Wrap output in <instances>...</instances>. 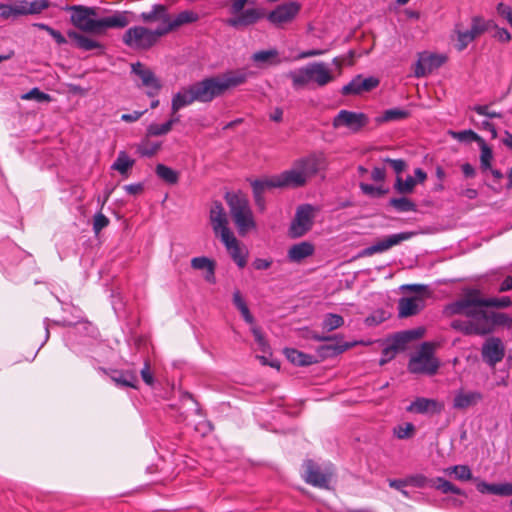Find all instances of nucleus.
<instances>
[{
	"label": "nucleus",
	"instance_id": "f257e3e1",
	"mask_svg": "<svg viewBox=\"0 0 512 512\" xmlns=\"http://www.w3.org/2000/svg\"><path fill=\"white\" fill-rule=\"evenodd\" d=\"M66 9L72 12L70 16L72 25L93 36H103L108 29H122L136 21V14L127 10L116 11L109 16L96 18L97 8L95 7L73 5Z\"/></svg>",
	"mask_w": 512,
	"mask_h": 512
},
{
	"label": "nucleus",
	"instance_id": "f03ea898",
	"mask_svg": "<svg viewBox=\"0 0 512 512\" xmlns=\"http://www.w3.org/2000/svg\"><path fill=\"white\" fill-rule=\"evenodd\" d=\"M472 300H482L480 291L468 290L463 297L448 304L445 308L447 315H464L471 318L476 329V335H486L492 330V313L485 311V305L474 303Z\"/></svg>",
	"mask_w": 512,
	"mask_h": 512
},
{
	"label": "nucleus",
	"instance_id": "7ed1b4c3",
	"mask_svg": "<svg viewBox=\"0 0 512 512\" xmlns=\"http://www.w3.org/2000/svg\"><path fill=\"white\" fill-rule=\"evenodd\" d=\"M248 75L244 70L228 71L218 76L205 78L190 87L197 102L208 103L223 95L228 89L246 82Z\"/></svg>",
	"mask_w": 512,
	"mask_h": 512
},
{
	"label": "nucleus",
	"instance_id": "20e7f679",
	"mask_svg": "<svg viewBox=\"0 0 512 512\" xmlns=\"http://www.w3.org/2000/svg\"><path fill=\"white\" fill-rule=\"evenodd\" d=\"M327 159L323 153H312L306 157L296 160L291 169L278 175L277 178L285 187L304 186L309 179L325 170Z\"/></svg>",
	"mask_w": 512,
	"mask_h": 512
},
{
	"label": "nucleus",
	"instance_id": "39448f33",
	"mask_svg": "<svg viewBox=\"0 0 512 512\" xmlns=\"http://www.w3.org/2000/svg\"><path fill=\"white\" fill-rule=\"evenodd\" d=\"M198 20V13L190 10L182 11L172 18L168 8L163 4H155L150 11L142 12L138 16L136 15V21H142L145 24L161 23L166 35L183 25L191 24Z\"/></svg>",
	"mask_w": 512,
	"mask_h": 512
},
{
	"label": "nucleus",
	"instance_id": "423d86ee",
	"mask_svg": "<svg viewBox=\"0 0 512 512\" xmlns=\"http://www.w3.org/2000/svg\"><path fill=\"white\" fill-rule=\"evenodd\" d=\"M288 77L292 80L295 89L302 88L310 82L322 87L333 81L331 69L324 62H313L305 67L290 71Z\"/></svg>",
	"mask_w": 512,
	"mask_h": 512
},
{
	"label": "nucleus",
	"instance_id": "0eeeda50",
	"mask_svg": "<svg viewBox=\"0 0 512 512\" xmlns=\"http://www.w3.org/2000/svg\"><path fill=\"white\" fill-rule=\"evenodd\" d=\"M225 200L240 235H245L256 227L249 200L244 194L227 192Z\"/></svg>",
	"mask_w": 512,
	"mask_h": 512
},
{
	"label": "nucleus",
	"instance_id": "6e6552de",
	"mask_svg": "<svg viewBox=\"0 0 512 512\" xmlns=\"http://www.w3.org/2000/svg\"><path fill=\"white\" fill-rule=\"evenodd\" d=\"M230 5L228 12L230 18L225 20V23L235 29L246 28L254 25L266 16V11L261 7H248L245 6L249 0H229Z\"/></svg>",
	"mask_w": 512,
	"mask_h": 512
},
{
	"label": "nucleus",
	"instance_id": "1a4fd4ad",
	"mask_svg": "<svg viewBox=\"0 0 512 512\" xmlns=\"http://www.w3.org/2000/svg\"><path fill=\"white\" fill-rule=\"evenodd\" d=\"M166 36L161 23L155 29L136 25L128 28L122 36L123 43L134 50H149L159 39Z\"/></svg>",
	"mask_w": 512,
	"mask_h": 512
},
{
	"label": "nucleus",
	"instance_id": "9d476101",
	"mask_svg": "<svg viewBox=\"0 0 512 512\" xmlns=\"http://www.w3.org/2000/svg\"><path fill=\"white\" fill-rule=\"evenodd\" d=\"M438 368L439 361L434 357V346L429 342L421 345L408 364L409 371L414 374L434 375Z\"/></svg>",
	"mask_w": 512,
	"mask_h": 512
},
{
	"label": "nucleus",
	"instance_id": "9b49d317",
	"mask_svg": "<svg viewBox=\"0 0 512 512\" xmlns=\"http://www.w3.org/2000/svg\"><path fill=\"white\" fill-rule=\"evenodd\" d=\"M493 26V21L485 20L481 16H474L471 20V28L466 31L458 30L457 49L463 51L477 37L488 31Z\"/></svg>",
	"mask_w": 512,
	"mask_h": 512
},
{
	"label": "nucleus",
	"instance_id": "f8f14e48",
	"mask_svg": "<svg viewBox=\"0 0 512 512\" xmlns=\"http://www.w3.org/2000/svg\"><path fill=\"white\" fill-rule=\"evenodd\" d=\"M304 467V480L306 483L319 488H329V483L333 476V469L330 466L322 468L314 461L306 460Z\"/></svg>",
	"mask_w": 512,
	"mask_h": 512
},
{
	"label": "nucleus",
	"instance_id": "ddd939ff",
	"mask_svg": "<svg viewBox=\"0 0 512 512\" xmlns=\"http://www.w3.org/2000/svg\"><path fill=\"white\" fill-rule=\"evenodd\" d=\"M314 210L311 205H301L297 208L294 219L289 228V235L292 238H299L305 235L313 225Z\"/></svg>",
	"mask_w": 512,
	"mask_h": 512
},
{
	"label": "nucleus",
	"instance_id": "4468645a",
	"mask_svg": "<svg viewBox=\"0 0 512 512\" xmlns=\"http://www.w3.org/2000/svg\"><path fill=\"white\" fill-rule=\"evenodd\" d=\"M368 123L369 118L364 113L340 110L338 114L334 117L332 125L335 129L345 127L351 133H357Z\"/></svg>",
	"mask_w": 512,
	"mask_h": 512
},
{
	"label": "nucleus",
	"instance_id": "2eb2a0df",
	"mask_svg": "<svg viewBox=\"0 0 512 512\" xmlns=\"http://www.w3.org/2000/svg\"><path fill=\"white\" fill-rule=\"evenodd\" d=\"M131 71L140 81L137 85L147 89L148 96L154 97L158 94L162 85L150 68L141 62H136L131 65Z\"/></svg>",
	"mask_w": 512,
	"mask_h": 512
},
{
	"label": "nucleus",
	"instance_id": "dca6fc26",
	"mask_svg": "<svg viewBox=\"0 0 512 512\" xmlns=\"http://www.w3.org/2000/svg\"><path fill=\"white\" fill-rule=\"evenodd\" d=\"M300 8L301 5L298 2H285L269 12L266 18L270 23L279 26L291 22L299 13Z\"/></svg>",
	"mask_w": 512,
	"mask_h": 512
},
{
	"label": "nucleus",
	"instance_id": "f3484780",
	"mask_svg": "<svg viewBox=\"0 0 512 512\" xmlns=\"http://www.w3.org/2000/svg\"><path fill=\"white\" fill-rule=\"evenodd\" d=\"M446 60L447 57L442 54L420 53L414 70L415 76L420 78L432 73L434 70L441 67Z\"/></svg>",
	"mask_w": 512,
	"mask_h": 512
},
{
	"label": "nucleus",
	"instance_id": "a211bd4d",
	"mask_svg": "<svg viewBox=\"0 0 512 512\" xmlns=\"http://www.w3.org/2000/svg\"><path fill=\"white\" fill-rule=\"evenodd\" d=\"M483 360L491 367L502 361L505 355V349L499 338H488L482 346Z\"/></svg>",
	"mask_w": 512,
	"mask_h": 512
},
{
	"label": "nucleus",
	"instance_id": "6ab92c4d",
	"mask_svg": "<svg viewBox=\"0 0 512 512\" xmlns=\"http://www.w3.org/2000/svg\"><path fill=\"white\" fill-rule=\"evenodd\" d=\"M222 243L225 245L229 255L239 268H244L247 264L248 252L241 247L240 242L233 233H225L220 238Z\"/></svg>",
	"mask_w": 512,
	"mask_h": 512
},
{
	"label": "nucleus",
	"instance_id": "aec40b11",
	"mask_svg": "<svg viewBox=\"0 0 512 512\" xmlns=\"http://www.w3.org/2000/svg\"><path fill=\"white\" fill-rule=\"evenodd\" d=\"M210 223L216 236L222 238L227 233H233L228 227V218L223 205L216 201L210 209Z\"/></svg>",
	"mask_w": 512,
	"mask_h": 512
},
{
	"label": "nucleus",
	"instance_id": "412c9836",
	"mask_svg": "<svg viewBox=\"0 0 512 512\" xmlns=\"http://www.w3.org/2000/svg\"><path fill=\"white\" fill-rule=\"evenodd\" d=\"M412 235L413 233L409 232L389 235L386 238L376 242L375 244L365 248L362 251V256H372L376 253L384 252L391 247L398 245L402 241L408 240Z\"/></svg>",
	"mask_w": 512,
	"mask_h": 512
},
{
	"label": "nucleus",
	"instance_id": "4be33fe9",
	"mask_svg": "<svg viewBox=\"0 0 512 512\" xmlns=\"http://www.w3.org/2000/svg\"><path fill=\"white\" fill-rule=\"evenodd\" d=\"M412 235L413 233L409 232L389 235L386 238L376 242L375 244L365 248L362 251V256H372L376 253L384 252L391 247L398 245L402 241L408 240Z\"/></svg>",
	"mask_w": 512,
	"mask_h": 512
},
{
	"label": "nucleus",
	"instance_id": "5701e85b",
	"mask_svg": "<svg viewBox=\"0 0 512 512\" xmlns=\"http://www.w3.org/2000/svg\"><path fill=\"white\" fill-rule=\"evenodd\" d=\"M251 186L255 203L261 210L265 208V199L263 194L266 190L272 188H284L276 175L264 179L254 180L251 183Z\"/></svg>",
	"mask_w": 512,
	"mask_h": 512
},
{
	"label": "nucleus",
	"instance_id": "b1692460",
	"mask_svg": "<svg viewBox=\"0 0 512 512\" xmlns=\"http://www.w3.org/2000/svg\"><path fill=\"white\" fill-rule=\"evenodd\" d=\"M67 36L74 42L76 48L83 51H96V55H102L105 51V46L94 39L75 30H69Z\"/></svg>",
	"mask_w": 512,
	"mask_h": 512
},
{
	"label": "nucleus",
	"instance_id": "393cba45",
	"mask_svg": "<svg viewBox=\"0 0 512 512\" xmlns=\"http://www.w3.org/2000/svg\"><path fill=\"white\" fill-rule=\"evenodd\" d=\"M444 405L437 400L418 397L406 408L408 412L418 414H439Z\"/></svg>",
	"mask_w": 512,
	"mask_h": 512
},
{
	"label": "nucleus",
	"instance_id": "a878e982",
	"mask_svg": "<svg viewBox=\"0 0 512 512\" xmlns=\"http://www.w3.org/2000/svg\"><path fill=\"white\" fill-rule=\"evenodd\" d=\"M379 85V80L374 77L362 78L360 75L355 77L350 83L342 88L344 95L361 94L370 91Z\"/></svg>",
	"mask_w": 512,
	"mask_h": 512
},
{
	"label": "nucleus",
	"instance_id": "bb28decb",
	"mask_svg": "<svg viewBox=\"0 0 512 512\" xmlns=\"http://www.w3.org/2000/svg\"><path fill=\"white\" fill-rule=\"evenodd\" d=\"M432 479L427 478L423 474L409 475L404 479H389L388 483L391 488H400L413 486L416 488L431 487Z\"/></svg>",
	"mask_w": 512,
	"mask_h": 512
},
{
	"label": "nucleus",
	"instance_id": "cd10ccee",
	"mask_svg": "<svg viewBox=\"0 0 512 512\" xmlns=\"http://www.w3.org/2000/svg\"><path fill=\"white\" fill-rule=\"evenodd\" d=\"M476 488L481 494L512 496V483L490 484L485 481H477Z\"/></svg>",
	"mask_w": 512,
	"mask_h": 512
},
{
	"label": "nucleus",
	"instance_id": "c85d7f7f",
	"mask_svg": "<svg viewBox=\"0 0 512 512\" xmlns=\"http://www.w3.org/2000/svg\"><path fill=\"white\" fill-rule=\"evenodd\" d=\"M483 399L482 393L478 391H459L453 400V407L456 409H466L474 406Z\"/></svg>",
	"mask_w": 512,
	"mask_h": 512
},
{
	"label": "nucleus",
	"instance_id": "c756f323",
	"mask_svg": "<svg viewBox=\"0 0 512 512\" xmlns=\"http://www.w3.org/2000/svg\"><path fill=\"white\" fill-rule=\"evenodd\" d=\"M423 308L420 297L401 298L398 303L399 316L406 318L418 314Z\"/></svg>",
	"mask_w": 512,
	"mask_h": 512
},
{
	"label": "nucleus",
	"instance_id": "7c9ffc66",
	"mask_svg": "<svg viewBox=\"0 0 512 512\" xmlns=\"http://www.w3.org/2000/svg\"><path fill=\"white\" fill-rule=\"evenodd\" d=\"M196 101L197 100L193 94L190 85L187 87H183L173 96L171 101V110L175 114L182 108L189 106Z\"/></svg>",
	"mask_w": 512,
	"mask_h": 512
},
{
	"label": "nucleus",
	"instance_id": "2f4dec72",
	"mask_svg": "<svg viewBox=\"0 0 512 512\" xmlns=\"http://www.w3.org/2000/svg\"><path fill=\"white\" fill-rule=\"evenodd\" d=\"M16 4L21 16L39 14L50 6L48 0H17Z\"/></svg>",
	"mask_w": 512,
	"mask_h": 512
},
{
	"label": "nucleus",
	"instance_id": "473e14b6",
	"mask_svg": "<svg viewBox=\"0 0 512 512\" xmlns=\"http://www.w3.org/2000/svg\"><path fill=\"white\" fill-rule=\"evenodd\" d=\"M314 246L307 241H303L292 245L287 253V257L291 262L299 263L303 259L313 255Z\"/></svg>",
	"mask_w": 512,
	"mask_h": 512
},
{
	"label": "nucleus",
	"instance_id": "72a5a7b5",
	"mask_svg": "<svg viewBox=\"0 0 512 512\" xmlns=\"http://www.w3.org/2000/svg\"><path fill=\"white\" fill-rule=\"evenodd\" d=\"M422 336V332L420 330H407L403 332L396 333L390 340V344L398 351H403L406 349V346L412 340L418 339Z\"/></svg>",
	"mask_w": 512,
	"mask_h": 512
},
{
	"label": "nucleus",
	"instance_id": "f704fd0d",
	"mask_svg": "<svg viewBox=\"0 0 512 512\" xmlns=\"http://www.w3.org/2000/svg\"><path fill=\"white\" fill-rule=\"evenodd\" d=\"M191 267L195 270H205V280L215 282V263L207 257H195L191 260Z\"/></svg>",
	"mask_w": 512,
	"mask_h": 512
},
{
	"label": "nucleus",
	"instance_id": "c9c22d12",
	"mask_svg": "<svg viewBox=\"0 0 512 512\" xmlns=\"http://www.w3.org/2000/svg\"><path fill=\"white\" fill-rule=\"evenodd\" d=\"M278 56L276 49L261 50L252 55V60L258 66L277 65L280 63Z\"/></svg>",
	"mask_w": 512,
	"mask_h": 512
},
{
	"label": "nucleus",
	"instance_id": "e433bc0d",
	"mask_svg": "<svg viewBox=\"0 0 512 512\" xmlns=\"http://www.w3.org/2000/svg\"><path fill=\"white\" fill-rule=\"evenodd\" d=\"M111 379L117 385L123 387L136 388L138 383L137 375L132 371H114L111 375Z\"/></svg>",
	"mask_w": 512,
	"mask_h": 512
},
{
	"label": "nucleus",
	"instance_id": "4c0bfd02",
	"mask_svg": "<svg viewBox=\"0 0 512 512\" xmlns=\"http://www.w3.org/2000/svg\"><path fill=\"white\" fill-rule=\"evenodd\" d=\"M431 488L439 490L443 494L452 493L456 495H465L462 489L442 477L432 479Z\"/></svg>",
	"mask_w": 512,
	"mask_h": 512
},
{
	"label": "nucleus",
	"instance_id": "58836bf2",
	"mask_svg": "<svg viewBox=\"0 0 512 512\" xmlns=\"http://www.w3.org/2000/svg\"><path fill=\"white\" fill-rule=\"evenodd\" d=\"M286 356L288 360L298 366H308L313 363L311 355L300 352L296 349H286Z\"/></svg>",
	"mask_w": 512,
	"mask_h": 512
},
{
	"label": "nucleus",
	"instance_id": "ea45409f",
	"mask_svg": "<svg viewBox=\"0 0 512 512\" xmlns=\"http://www.w3.org/2000/svg\"><path fill=\"white\" fill-rule=\"evenodd\" d=\"M447 475H454L459 481H469L473 479L472 471L467 465H455L444 470Z\"/></svg>",
	"mask_w": 512,
	"mask_h": 512
},
{
	"label": "nucleus",
	"instance_id": "a19ab883",
	"mask_svg": "<svg viewBox=\"0 0 512 512\" xmlns=\"http://www.w3.org/2000/svg\"><path fill=\"white\" fill-rule=\"evenodd\" d=\"M147 136L143 139L139 145L137 146V152L143 157H152L154 156L160 149V142H153L148 139Z\"/></svg>",
	"mask_w": 512,
	"mask_h": 512
},
{
	"label": "nucleus",
	"instance_id": "79ce46f5",
	"mask_svg": "<svg viewBox=\"0 0 512 512\" xmlns=\"http://www.w3.org/2000/svg\"><path fill=\"white\" fill-rule=\"evenodd\" d=\"M155 171L157 176L168 184H176L178 182V173L164 164H158Z\"/></svg>",
	"mask_w": 512,
	"mask_h": 512
},
{
	"label": "nucleus",
	"instance_id": "37998d69",
	"mask_svg": "<svg viewBox=\"0 0 512 512\" xmlns=\"http://www.w3.org/2000/svg\"><path fill=\"white\" fill-rule=\"evenodd\" d=\"M134 165V160L131 159L125 152H120L117 159L112 165V169L118 171L122 175L127 174L128 170Z\"/></svg>",
	"mask_w": 512,
	"mask_h": 512
},
{
	"label": "nucleus",
	"instance_id": "c03bdc74",
	"mask_svg": "<svg viewBox=\"0 0 512 512\" xmlns=\"http://www.w3.org/2000/svg\"><path fill=\"white\" fill-rule=\"evenodd\" d=\"M410 113L401 108H392L386 110L381 117L377 119L378 122H389L408 118Z\"/></svg>",
	"mask_w": 512,
	"mask_h": 512
},
{
	"label": "nucleus",
	"instance_id": "a18cd8bd",
	"mask_svg": "<svg viewBox=\"0 0 512 512\" xmlns=\"http://www.w3.org/2000/svg\"><path fill=\"white\" fill-rule=\"evenodd\" d=\"M474 303H479L488 307L507 308L512 306V300L508 296L501 298H483L482 300H472Z\"/></svg>",
	"mask_w": 512,
	"mask_h": 512
},
{
	"label": "nucleus",
	"instance_id": "49530a36",
	"mask_svg": "<svg viewBox=\"0 0 512 512\" xmlns=\"http://www.w3.org/2000/svg\"><path fill=\"white\" fill-rule=\"evenodd\" d=\"M389 203L399 212L416 211L415 203L406 197L392 198Z\"/></svg>",
	"mask_w": 512,
	"mask_h": 512
},
{
	"label": "nucleus",
	"instance_id": "de8ad7c7",
	"mask_svg": "<svg viewBox=\"0 0 512 512\" xmlns=\"http://www.w3.org/2000/svg\"><path fill=\"white\" fill-rule=\"evenodd\" d=\"M344 324V319L342 316L338 314L329 313L325 316L323 320V329L330 332Z\"/></svg>",
	"mask_w": 512,
	"mask_h": 512
},
{
	"label": "nucleus",
	"instance_id": "09e8293b",
	"mask_svg": "<svg viewBox=\"0 0 512 512\" xmlns=\"http://www.w3.org/2000/svg\"><path fill=\"white\" fill-rule=\"evenodd\" d=\"M480 149H481V154H480L481 168L483 170L491 169V162L493 159V153H492L491 148L485 143L484 140H481Z\"/></svg>",
	"mask_w": 512,
	"mask_h": 512
},
{
	"label": "nucleus",
	"instance_id": "8fccbe9b",
	"mask_svg": "<svg viewBox=\"0 0 512 512\" xmlns=\"http://www.w3.org/2000/svg\"><path fill=\"white\" fill-rule=\"evenodd\" d=\"M415 431V426L412 423H404L394 427L393 434L398 439H409L413 437Z\"/></svg>",
	"mask_w": 512,
	"mask_h": 512
},
{
	"label": "nucleus",
	"instance_id": "3c124183",
	"mask_svg": "<svg viewBox=\"0 0 512 512\" xmlns=\"http://www.w3.org/2000/svg\"><path fill=\"white\" fill-rule=\"evenodd\" d=\"M416 183L417 181L411 176H408L405 180L398 176L395 188L399 193L407 194L414 190Z\"/></svg>",
	"mask_w": 512,
	"mask_h": 512
},
{
	"label": "nucleus",
	"instance_id": "603ef678",
	"mask_svg": "<svg viewBox=\"0 0 512 512\" xmlns=\"http://www.w3.org/2000/svg\"><path fill=\"white\" fill-rule=\"evenodd\" d=\"M22 100H35L36 102H49L51 96L47 93L42 92L39 88H33L27 93L21 95Z\"/></svg>",
	"mask_w": 512,
	"mask_h": 512
},
{
	"label": "nucleus",
	"instance_id": "864d4df0",
	"mask_svg": "<svg viewBox=\"0 0 512 512\" xmlns=\"http://www.w3.org/2000/svg\"><path fill=\"white\" fill-rule=\"evenodd\" d=\"M452 327L456 330L463 332L466 335H476V329L471 318H469L468 320H454L452 322Z\"/></svg>",
	"mask_w": 512,
	"mask_h": 512
},
{
	"label": "nucleus",
	"instance_id": "5fc2aeb1",
	"mask_svg": "<svg viewBox=\"0 0 512 512\" xmlns=\"http://www.w3.org/2000/svg\"><path fill=\"white\" fill-rule=\"evenodd\" d=\"M451 135L454 139L461 141V142H471L476 141L479 144L481 143V140H483L478 134H476L472 130H464L459 132H451Z\"/></svg>",
	"mask_w": 512,
	"mask_h": 512
},
{
	"label": "nucleus",
	"instance_id": "6e6d98bb",
	"mask_svg": "<svg viewBox=\"0 0 512 512\" xmlns=\"http://www.w3.org/2000/svg\"><path fill=\"white\" fill-rule=\"evenodd\" d=\"M172 130L167 121L163 124L152 123L147 128V136H163Z\"/></svg>",
	"mask_w": 512,
	"mask_h": 512
},
{
	"label": "nucleus",
	"instance_id": "4d7b16f0",
	"mask_svg": "<svg viewBox=\"0 0 512 512\" xmlns=\"http://www.w3.org/2000/svg\"><path fill=\"white\" fill-rule=\"evenodd\" d=\"M496 326H506L511 328L512 317L506 313L492 312V330H494Z\"/></svg>",
	"mask_w": 512,
	"mask_h": 512
},
{
	"label": "nucleus",
	"instance_id": "13d9d810",
	"mask_svg": "<svg viewBox=\"0 0 512 512\" xmlns=\"http://www.w3.org/2000/svg\"><path fill=\"white\" fill-rule=\"evenodd\" d=\"M354 344L348 343V342H337V343H330L324 346V349L329 351L330 356L338 355L343 353L344 351L348 350L349 348L353 347Z\"/></svg>",
	"mask_w": 512,
	"mask_h": 512
},
{
	"label": "nucleus",
	"instance_id": "bf43d9fd",
	"mask_svg": "<svg viewBox=\"0 0 512 512\" xmlns=\"http://www.w3.org/2000/svg\"><path fill=\"white\" fill-rule=\"evenodd\" d=\"M19 8L18 5H8L0 3V18L3 20H7L11 17L21 16L18 14Z\"/></svg>",
	"mask_w": 512,
	"mask_h": 512
},
{
	"label": "nucleus",
	"instance_id": "052dcab7",
	"mask_svg": "<svg viewBox=\"0 0 512 512\" xmlns=\"http://www.w3.org/2000/svg\"><path fill=\"white\" fill-rule=\"evenodd\" d=\"M109 219L101 212L96 213L93 218V231L95 234H99L102 229L109 225Z\"/></svg>",
	"mask_w": 512,
	"mask_h": 512
},
{
	"label": "nucleus",
	"instance_id": "680f3d73",
	"mask_svg": "<svg viewBox=\"0 0 512 512\" xmlns=\"http://www.w3.org/2000/svg\"><path fill=\"white\" fill-rule=\"evenodd\" d=\"M473 110L483 116H487L489 118H501L502 115L499 112L490 110L488 105H476L473 107Z\"/></svg>",
	"mask_w": 512,
	"mask_h": 512
},
{
	"label": "nucleus",
	"instance_id": "e2e57ef3",
	"mask_svg": "<svg viewBox=\"0 0 512 512\" xmlns=\"http://www.w3.org/2000/svg\"><path fill=\"white\" fill-rule=\"evenodd\" d=\"M497 13L503 17L509 25L512 27V8L504 3H499L497 5Z\"/></svg>",
	"mask_w": 512,
	"mask_h": 512
},
{
	"label": "nucleus",
	"instance_id": "0e129e2a",
	"mask_svg": "<svg viewBox=\"0 0 512 512\" xmlns=\"http://www.w3.org/2000/svg\"><path fill=\"white\" fill-rule=\"evenodd\" d=\"M398 351L389 343L383 350H382V357L379 361L380 365L386 364L388 361L392 360Z\"/></svg>",
	"mask_w": 512,
	"mask_h": 512
},
{
	"label": "nucleus",
	"instance_id": "69168bd1",
	"mask_svg": "<svg viewBox=\"0 0 512 512\" xmlns=\"http://www.w3.org/2000/svg\"><path fill=\"white\" fill-rule=\"evenodd\" d=\"M251 331L253 333L256 343L258 344L259 349L263 352H266L267 348H268V344H267L266 340L264 339L260 329L257 328L256 326H253L251 328Z\"/></svg>",
	"mask_w": 512,
	"mask_h": 512
},
{
	"label": "nucleus",
	"instance_id": "338daca9",
	"mask_svg": "<svg viewBox=\"0 0 512 512\" xmlns=\"http://www.w3.org/2000/svg\"><path fill=\"white\" fill-rule=\"evenodd\" d=\"M360 188L364 194L369 195V196H380L383 194V191L381 188L375 187L371 184L361 183Z\"/></svg>",
	"mask_w": 512,
	"mask_h": 512
},
{
	"label": "nucleus",
	"instance_id": "774afa93",
	"mask_svg": "<svg viewBox=\"0 0 512 512\" xmlns=\"http://www.w3.org/2000/svg\"><path fill=\"white\" fill-rule=\"evenodd\" d=\"M385 162H387L397 174H400L406 168V162L402 159L387 158Z\"/></svg>",
	"mask_w": 512,
	"mask_h": 512
}]
</instances>
